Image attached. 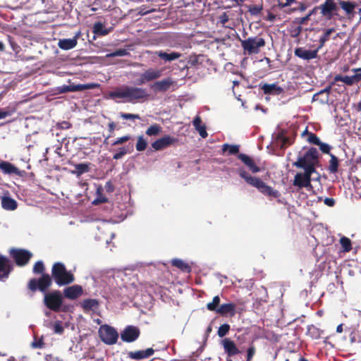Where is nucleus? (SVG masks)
<instances>
[{
    "instance_id": "f257e3e1",
    "label": "nucleus",
    "mask_w": 361,
    "mask_h": 361,
    "mask_svg": "<svg viewBox=\"0 0 361 361\" xmlns=\"http://www.w3.org/2000/svg\"><path fill=\"white\" fill-rule=\"evenodd\" d=\"M109 96L111 99H126L128 102L135 103L147 100L149 94L145 88L124 86L120 89L110 92Z\"/></svg>"
},
{
    "instance_id": "f03ea898",
    "label": "nucleus",
    "mask_w": 361,
    "mask_h": 361,
    "mask_svg": "<svg viewBox=\"0 0 361 361\" xmlns=\"http://www.w3.org/2000/svg\"><path fill=\"white\" fill-rule=\"evenodd\" d=\"M45 267L42 261L39 260L35 262L32 268V272L35 274H42L38 278L31 279L27 283V288L32 293L37 290L42 293L47 291L52 285V279L49 274L44 273Z\"/></svg>"
},
{
    "instance_id": "7ed1b4c3",
    "label": "nucleus",
    "mask_w": 361,
    "mask_h": 361,
    "mask_svg": "<svg viewBox=\"0 0 361 361\" xmlns=\"http://www.w3.org/2000/svg\"><path fill=\"white\" fill-rule=\"evenodd\" d=\"M237 172L239 176L244 179L247 184L256 188L262 194L274 197H279L280 196V193L278 190H274L259 178L252 176L245 169L238 168Z\"/></svg>"
},
{
    "instance_id": "20e7f679",
    "label": "nucleus",
    "mask_w": 361,
    "mask_h": 361,
    "mask_svg": "<svg viewBox=\"0 0 361 361\" xmlns=\"http://www.w3.org/2000/svg\"><path fill=\"white\" fill-rule=\"evenodd\" d=\"M51 277L59 286L71 284L75 281L74 275L71 271H67L62 262H55L53 264Z\"/></svg>"
},
{
    "instance_id": "39448f33",
    "label": "nucleus",
    "mask_w": 361,
    "mask_h": 361,
    "mask_svg": "<svg viewBox=\"0 0 361 361\" xmlns=\"http://www.w3.org/2000/svg\"><path fill=\"white\" fill-rule=\"evenodd\" d=\"M44 304L50 310L59 312L61 310L63 298L59 290H54L52 292H44Z\"/></svg>"
},
{
    "instance_id": "423d86ee",
    "label": "nucleus",
    "mask_w": 361,
    "mask_h": 361,
    "mask_svg": "<svg viewBox=\"0 0 361 361\" xmlns=\"http://www.w3.org/2000/svg\"><path fill=\"white\" fill-rule=\"evenodd\" d=\"M98 334L101 341L106 345L115 344L118 338L117 331L107 324L100 326Z\"/></svg>"
},
{
    "instance_id": "0eeeda50",
    "label": "nucleus",
    "mask_w": 361,
    "mask_h": 361,
    "mask_svg": "<svg viewBox=\"0 0 361 361\" xmlns=\"http://www.w3.org/2000/svg\"><path fill=\"white\" fill-rule=\"evenodd\" d=\"M241 46L243 50L249 54H258L260 48L265 46V40L259 37H248L245 40H241Z\"/></svg>"
},
{
    "instance_id": "6e6552de",
    "label": "nucleus",
    "mask_w": 361,
    "mask_h": 361,
    "mask_svg": "<svg viewBox=\"0 0 361 361\" xmlns=\"http://www.w3.org/2000/svg\"><path fill=\"white\" fill-rule=\"evenodd\" d=\"M243 311H245V304L243 302H228L221 304L217 314L222 317H233L236 314H240Z\"/></svg>"
},
{
    "instance_id": "1a4fd4ad",
    "label": "nucleus",
    "mask_w": 361,
    "mask_h": 361,
    "mask_svg": "<svg viewBox=\"0 0 361 361\" xmlns=\"http://www.w3.org/2000/svg\"><path fill=\"white\" fill-rule=\"evenodd\" d=\"M10 255L14 259L16 265L19 267L25 266L32 257V253L29 250L19 248L10 250Z\"/></svg>"
},
{
    "instance_id": "9d476101",
    "label": "nucleus",
    "mask_w": 361,
    "mask_h": 361,
    "mask_svg": "<svg viewBox=\"0 0 361 361\" xmlns=\"http://www.w3.org/2000/svg\"><path fill=\"white\" fill-rule=\"evenodd\" d=\"M221 344L224 353L226 355V361H231V358L242 353V350L238 348L234 341L230 338H225L221 340Z\"/></svg>"
},
{
    "instance_id": "9b49d317",
    "label": "nucleus",
    "mask_w": 361,
    "mask_h": 361,
    "mask_svg": "<svg viewBox=\"0 0 361 361\" xmlns=\"http://www.w3.org/2000/svg\"><path fill=\"white\" fill-rule=\"evenodd\" d=\"M319 153L316 148H310L302 156H299L298 160L293 164L295 167H302L305 165L317 163Z\"/></svg>"
},
{
    "instance_id": "f8f14e48",
    "label": "nucleus",
    "mask_w": 361,
    "mask_h": 361,
    "mask_svg": "<svg viewBox=\"0 0 361 361\" xmlns=\"http://www.w3.org/2000/svg\"><path fill=\"white\" fill-rule=\"evenodd\" d=\"M320 10V13L326 19L331 20L334 16L337 15L338 7L335 0H326L324 4L314 9Z\"/></svg>"
},
{
    "instance_id": "ddd939ff",
    "label": "nucleus",
    "mask_w": 361,
    "mask_h": 361,
    "mask_svg": "<svg viewBox=\"0 0 361 361\" xmlns=\"http://www.w3.org/2000/svg\"><path fill=\"white\" fill-rule=\"evenodd\" d=\"M178 141V138L167 135L152 142V147L156 151H161L174 145Z\"/></svg>"
},
{
    "instance_id": "4468645a",
    "label": "nucleus",
    "mask_w": 361,
    "mask_h": 361,
    "mask_svg": "<svg viewBox=\"0 0 361 361\" xmlns=\"http://www.w3.org/2000/svg\"><path fill=\"white\" fill-rule=\"evenodd\" d=\"M140 334L138 327L135 326H127L121 334V338L126 343H132L136 341Z\"/></svg>"
},
{
    "instance_id": "2eb2a0df",
    "label": "nucleus",
    "mask_w": 361,
    "mask_h": 361,
    "mask_svg": "<svg viewBox=\"0 0 361 361\" xmlns=\"http://www.w3.org/2000/svg\"><path fill=\"white\" fill-rule=\"evenodd\" d=\"M162 71L158 69L149 68L143 72L138 79V84L142 85L147 82L156 80L161 76Z\"/></svg>"
},
{
    "instance_id": "dca6fc26",
    "label": "nucleus",
    "mask_w": 361,
    "mask_h": 361,
    "mask_svg": "<svg viewBox=\"0 0 361 361\" xmlns=\"http://www.w3.org/2000/svg\"><path fill=\"white\" fill-rule=\"evenodd\" d=\"M13 270V266L8 258L0 255V281L7 279Z\"/></svg>"
},
{
    "instance_id": "f3484780",
    "label": "nucleus",
    "mask_w": 361,
    "mask_h": 361,
    "mask_svg": "<svg viewBox=\"0 0 361 361\" xmlns=\"http://www.w3.org/2000/svg\"><path fill=\"white\" fill-rule=\"evenodd\" d=\"M154 353V350L149 348L146 350L130 351L128 353V357L134 360H142L150 357Z\"/></svg>"
},
{
    "instance_id": "a211bd4d",
    "label": "nucleus",
    "mask_w": 361,
    "mask_h": 361,
    "mask_svg": "<svg viewBox=\"0 0 361 361\" xmlns=\"http://www.w3.org/2000/svg\"><path fill=\"white\" fill-rule=\"evenodd\" d=\"M319 49L314 50H307L302 47H298L295 49V55L304 60H311L317 58L318 51Z\"/></svg>"
},
{
    "instance_id": "6ab92c4d",
    "label": "nucleus",
    "mask_w": 361,
    "mask_h": 361,
    "mask_svg": "<svg viewBox=\"0 0 361 361\" xmlns=\"http://www.w3.org/2000/svg\"><path fill=\"white\" fill-rule=\"evenodd\" d=\"M334 81L331 83L334 85L336 82H343L348 86H352L361 80V74H355L351 76L336 75L334 77Z\"/></svg>"
},
{
    "instance_id": "aec40b11",
    "label": "nucleus",
    "mask_w": 361,
    "mask_h": 361,
    "mask_svg": "<svg viewBox=\"0 0 361 361\" xmlns=\"http://www.w3.org/2000/svg\"><path fill=\"white\" fill-rule=\"evenodd\" d=\"M238 158L243 162V164L249 169V170L253 173H256L260 172L262 171L261 168L257 166L255 161L248 155L243 153H240L238 155Z\"/></svg>"
},
{
    "instance_id": "412c9836",
    "label": "nucleus",
    "mask_w": 361,
    "mask_h": 361,
    "mask_svg": "<svg viewBox=\"0 0 361 361\" xmlns=\"http://www.w3.org/2000/svg\"><path fill=\"white\" fill-rule=\"evenodd\" d=\"M293 185L298 188H307L311 185V178L303 173H297L295 175Z\"/></svg>"
},
{
    "instance_id": "4be33fe9",
    "label": "nucleus",
    "mask_w": 361,
    "mask_h": 361,
    "mask_svg": "<svg viewBox=\"0 0 361 361\" xmlns=\"http://www.w3.org/2000/svg\"><path fill=\"white\" fill-rule=\"evenodd\" d=\"M82 293V288L79 285H74L66 288L63 290V295L66 298L75 300Z\"/></svg>"
},
{
    "instance_id": "5701e85b",
    "label": "nucleus",
    "mask_w": 361,
    "mask_h": 361,
    "mask_svg": "<svg viewBox=\"0 0 361 361\" xmlns=\"http://www.w3.org/2000/svg\"><path fill=\"white\" fill-rule=\"evenodd\" d=\"M172 84L173 81L168 78L155 82L151 85V89H152L156 92H164L167 91Z\"/></svg>"
},
{
    "instance_id": "b1692460",
    "label": "nucleus",
    "mask_w": 361,
    "mask_h": 361,
    "mask_svg": "<svg viewBox=\"0 0 361 361\" xmlns=\"http://www.w3.org/2000/svg\"><path fill=\"white\" fill-rule=\"evenodd\" d=\"M338 4L340 7L345 11V14L353 18L355 16V8L357 7V4L354 1H339Z\"/></svg>"
},
{
    "instance_id": "393cba45",
    "label": "nucleus",
    "mask_w": 361,
    "mask_h": 361,
    "mask_svg": "<svg viewBox=\"0 0 361 361\" xmlns=\"http://www.w3.org/2000/svg\"><path fill=\"white\" fill-rule=\"evenodd\" d=\"M261 88L265 94L279 95L283 92V89L275 83L264 84Z\"/></svg>"
},
{
    "instance_id": "a878e982",
    "label": "nucleus",
    "mask_w": 361,
    "mask_h": 361,
    "mask_svg": "<svg viewBox=\"0 0 361 361\" xmlns=\"http://www.w3.org/2000/svg\"><path fill=\"white\" fill-rule=\"evenodd\" d=\"M78 44V35L72 39H59L58 46L63 50H69L74 48Z\"/></svg>"
},
{
    "instance_id": "bb28decb",
    "label": "nucleus",
    "mask_w": 361,
    "mask_h": 361,
    "mask_svg": "<svg viewBox=\"0 0 361 361\" xmlns=\"http://www.w3.org/2000/svg\"><path fill=\"white\" fill-rule=\"evenodd\" d=\"M0 169L6 174H16L20 175L19 169L16 167L13 164L8 161L0 162Z\"/></svg>"
},
{
    "instance_id": "cd10ccee",
    "label": "nucleus",
    "mask_w": 361,
    "mask_h": 361,
    "mask_svg": "<svg viewBox=\"0 0 361 361\" xmlns=\"http://www.w3.org/2000/svg\"><path fill=\"white\" fill-rule=\"evenodd\" d=\"M1 206L8 211H13L18 207L17 202L9 196H3L1 197Z\"/></svg>"
},
{
    "instance_id": "c85d7f7f",
    "label": "nucleus",
    "mask_w": 361,
    "mask_h": 361,
    "mask_svg": "<svg viewBox=\"0 0 361 361\" xmlns=\"http://www.w3.org/2000/svg\"><path fill=\"white\" fill-rule=\"evenodd\" d=\"M192 124L197 131H198L200 135L205 138L207 137L208 134L206 130V126L202 124V119L199 116H197L193 121Z\"/></svg>"
},
{
    "instance_id": "c756f323",
    "label": "nucleus",
    "mask_w": 361,
    "mask_h": 361,
    "mask_svg": "<svg viewBox=\"0 0 361 361\" xmlns=\"http://www.w3.org/2000/svg\"><path fill=\"white\" fill-rule=\"evenodd\" d=\"M112 28H105L104 25L101 22H96L92 27V32L99 36H104L108 35Z\"/></svg>"
},
{
    "instance_id": "7c9ffc66",
    "label": "nucleus",
    "mask_w": 361,
    "mask_h": 361,
    "mask_svg": "<svg viewBox=\"0 0 361 361\" xmlns=\"http://www.w3.org/2000/svg\"><path fill=\"white\" fill-rule=\"evenodd\" d=\"M133 150V145L129 144L128 145H125L122 147L118 148L116 153L113 155V159L118 160L121 159L126 154L130 153Z\"/></svg>"
},
{
    "instance_id": "2f4dec72",
    "label": "nucleus",
    "mask_w": 361,
    "mask_h": 361,
    "mask_svg": "<svg viewBox=\"0 0 361 361\" xmlns=\"http://www.w3.org/2000/svg\"><path fill=\"white\" fill-rule=\"evenodd\" d=\"M323 331L313 324L308 325L307 327V335L312 339H319Z\"/></svg>"
},
{
    "instance_id": "473e14b6",
    "label": "nucleus",
    "mask_w": 361,
    "mask_h": 361,
    "mask_svg": "<svg viewBox=\"0 0 361 361\" xmlns=\"http://www.w3.org/2000/svg\"><path fill=\"white\" fill-rule=\"evenodd\" d=\"M157 55L161 59L166 61H171L179 59L181 56V54L178 52L172 51L169 54L163 51L157 52Z\"/></svg>"
},
{
    "instance_id": "72a5a7b5",
    "label": "nucleus",
    "mask_w": 361,
    "mask_h": 361,
    "mask_svg": "<svg viewBox=\"0 0 361 361\" xmlns=\"http://www.w3.org/2000/svg\"><path fill=\"white\" fill-rule=\"evenodd\" d=\"M330 160L329 161L328 171L329 173L335 174L338 171L339 159L334 154H330Z\"/></svg>"
},
{
    "instance_id": "f704fd0d",
    "label": "nucleus",
    "mask_w": 361,
    "mask_h": 361,
    "mask_svg": "<svg viewBox=\"0 0 361 361\" xmlns=\"http://www.w3.org/2000/svg\"><path fill=\"white\" fill-rule=\"evenodd\" d=\"M99 306V303L96 299H85L82 302V307L85 311L95 310Z\"/></svg>"
},
{
    "instance_id": "c9c22d12",
    "label": "nucleus",
    "mask_w": 361,
    "mask_h": 361,
    "mask_svg": "<svg viewBox=\"0 0 361 361\" xmlns=\"http://www.w3.org/2000/svg\"><path fill=\"white\" fill-rule=\"evenodd\" d=\"M90 165L91 164L89 162L76 164L74 165L75 170L73 171L72 173L77 175V176H80L82 174L87 173L90 171Z\"/></svg>"
},
{
    "instance_id": "e433bc0d",
    "label": "nucleus",
    "mask_w": 361,
    "mask_h": 361,
    "mask_svg": "<svg viewBox=\"0 0 361 361\" xmlns=\"http://www.w3.org/2000/svg\"><path fill=\"white\" fill-rule=\"evenodd\" d=\"M171 264L186 273H189L191 271V267L187 263L180 259H173L171 261Z\"/></svg>"
},
{
    "instance_id": "4c0bfd02",
    "label": "nucleus",
    "mask_w": 361,
    "mask_h": 361,
    "mask_svg": "<svg viewBox=\"0 0 361 361\" xmlns=\"http://www.w3.org/2000/svg\"><path fill=\"white\" fill-rule=\"evenodd\" d=\"M220 302V297L219 295L214 296L212 299V301L207 304V309L209 311L215 312L217 314L218 310L221 306Z\"/></svg>"
},
{
    "instance_id": "58836bf2",
    "label": "nucleus",
    "mask_w": 361,
    "mask_h": 361,
    "mask_svg": "<svg viewBox=\"0 0 361 361\" xmlns=\"http://www.w3.org/2000/svg\"><path fill=\"white\" fill-rule=\"evenodd\" d=\"M239 145H230L228 143L224 144L222 145V151L223 152H228V155H235L239 154Z\"/></svg>"
},
{
    "instance_id": "ea45409f",
    "label": "nucleus",
    "mask_w": 361,
    "mask_h": 361,
    "mask_svg": "<svg viewBox=\"0 0 361 361\" xmlns=\"http://www.w3.org/2000/svg\"><path fill=\"white\" fill-rule=\"evenodd\" d=\"M335 31H336V30L334 27L326 29L324 31V33L323 34V35L319 37V45L318 47V49H320L322 47H324L326 42H327L329 39L331 34L334 32Z\"/></svg>"
},
{
    "instance_id": "a19ab883",
    "label": "nucleus",
    "mask_w": 361,
    "mask_h": 361,
    "mask_svg": "<svg viewBox=\"0 0 361 361\" xmlns=\"http://www.w3.org/2000/svg\"><path fill=\"white\" fill-rule=\"evenodd\" d=\"M340 244L341 245L343 252H348L352 250L351 240L345 236H343L340 238Z\"/></svg>"
},
{
    "instance_id": "79ce46f5",
    "label": "nucleus",
    "mask_w": 361,
    "mask_h": 361,
    "mask_svg": "<svg viewBox=\"0 0 361 361\" xmlns=\"http://www.w3.org/2000/svg\"><path fill=\"white\" fill-rule=\"evenodd\" d=\"M161 132V127L158 124L150 126L146 130V134L149 136L158 135Z\"/></svg>"
},
{
    "instance_id": "37998d69",
    "label": "nucleus",
    "mask_w": 361,
    "mask_h": 361,
    "mask_svg": "<svg viewBox=\"0 0 361 361\" xmlns=\"http://www.w3.org/2000/svg\"><path fill=\"white\" fill-rule=\"evenodd\" d=\"M248 11L252 16H258L261 13L263 10L262 4H252L247 6Z\"/></svg>"
},
{
    "instance_id": "c03bdc74",
    "label": "nucleus",
    "mask_w": 361,
    "mask_h": 361,
    "mask_svg": "<svg viewBox=\"0 0 361 361\" xmlns=\"http://www.w3.org/2000/svg\"><path fill=\"white\" fill-rule=\"evenodd\" d=\"M315 164H310L305 165L302 167H298L299 169H304V174L306 175L307 177L311 178L312 174L315 171Z\"/></svg>"
},
{
    "instance_id": "a18cd8bd",
    "label": "nucleus",
    "mask_w": 361,
    "mask_h": 361,
    "mask_svg": "<svg viewBox=\"0 0 361 361\" xmlns=\"http://www.w3.org/2000/svg\"><path fill=\"white\" fill-rule=\"evenodd\" d=\"M313 13V11H311L310 13H308L307 15H306L305 17H302V18H296L293 23L294 25H301L302 26L303 25H306L307 23L310 20V16Z\"/></svg>"
},
{
    "instance_id": "49530a36",
    "label": "nucleus",
    "mask_w": 361,
    "mask_h": 361,
    "mask_svg": "<svg viewBox=\"0 0 361 361\" xmlns=\"http://www.w3.org/2000/svg\"><path fill=\"white\" fill-rule=\"evenodd\" d=\"M130 53L125 49H119L116 50L115 51L111 52L106 54V57L112 58L116 56H124L129 55Z\"/></svg>"
},
{
    "instance_id": "de8ad7c7",
    "label": "nucleus",
    "mask_w": 361,
    "mask_h": 361,
    "mask_svg": "<svg viewBox=\"0 0 361 361\" xmlns=\"http://www.w3.org/2000/svg\"><path fill=\"white\" fill-rule=\"evenodd\" d=\"M231 326L228 324L221 325L217 331V334L220 338L224 337L230 331Z\"/></svg>"
},
{
    "instance_id": "09e8293b",
    "label": "nucleus",
    "mask_w": 361,
    "mask_h": 361,
    "mask_svg": "<svg viewBox=\"0 0 361 361\" xmlns=\"http://www.w3.org/2000/svg\"><path fill=\"white\" fill-rule=\"evenodd\" d=\"M147 146V141L143 138L142 136H139L137 137V142L136 143V149L138 152L144 151Z\"/></svg>"
},
{
    "instance_id": "8fccbe9b",
    "label": "nucleus",
    "mask_w": 361,
    "mask_h": 361,
    "mask_svg": "<svg viewBox=\"0 0 361 361\" xmlns=\"http://www.w3.org/2000/svg\"><path fill=\"white\" fill-rule=\"evenodd\" d=\"M53 331L56 334L61 335L64 332V327L63 326L62 322L56 321L53 324Z\"/></svg>"
},
{
    "instance_id": "3c124183",
    "label": "nucleus",
    "mask_w": 361,
    "mask_h": 361,
    "mask_svg": "<svg viewBox=\"0 0 361 361\" xmlns=\"http://www.w3.org/2000/svg\"><path fill=\"white\" fill-rule=\"evenodd\" d=\"M31 346L35 349H42L44 348L45 343L44 342V338L42 336L40 338L37 339L35 338V340L32 342Z\"/></svg>"
},
{
    "instance_id": "603ef678",
    "label": "nucleus",
    "mask_w": 361,
    "mask_h": 361,
    "mask_svg": "<svg viewBox=\"0 0 361 361\" xmlns=\"http://www.w3.org/2000/svg\"><path fill=\"white\" fill-rule=\"evenodd\" d=\"M246 361H251L256 353L255 346L252 344L247 349Z\"/></svg>"
},
{
    "instance_id": "864d4df0",
    "label": "nucleus",
    "mask_w": 361,
    "mask_h": 361,
    "mask_svg": "<svg viewBox=\"0 0 361 361\" xmlns=\"http://www.w3.org/2000/svg\"><path fill=\"white\" fill-rule=\"evenodd\" d=\"M307 141L311 144L317 145H319L321 140L315 133H308Z\"/></svg>"
},
{
    "instance_id": "5fc2aeb1",
    "label": "nucleus",
    "mask_w": 361,
    "mask_h": 361,
    "mask_svg": "<svg viewBox=\"0 0 361 361\" xmlns=\"http://www.w3.org/2000/svg\"><path fill=\"white\" fill-rule=\"evenodd\" d=\"M317 146L319 147V149L324 153V154H327L329 155L330 154H332L331 153V147L326 144V143H324V142H322V141H320L319 142V145H317Z\"/></svg>"
},
{
    "instance_id": "6e6d98bb",
    "label": "nucleus",
    "mask_w": 361,
    "mask_h": 361,
    "mask_svg": "<svg viewBox=\"0 0 361 361\" xmlns=\"http://www.w3.org/2000/svg\"><path fill=\"white\" fill-rule=\"evenodd\" d=\"M130 139V136L129 135H124L121 137H118L116 140H114L111 145L116 146L119 145H122L126 142H128Z\"/></svg>"
},
{
    "instance_id": "4d7b16f0",
    "label": "nucleus",
    "mask_w": 361,
    "mask_h": 361,
    "mask_svg": "<svg viewBox=\"0 0 361 361\" xmlns=\"http://www.w3.org/2000/svg\"><path fill=\"white\" fill-rule=\"evenodd\" d=\"M121 117L123 119H140V117L138 114H128V113H121L120 114Z\"/></svg>"
},
{
    "instance_id": "13d9d810",
    "label": "nucleus",
    "mask_w": 361,
    "mask_h": 361,
    "mask_svg": "<svg viewBox=\"0 0 361 361\" xmlns=\"http://www.w3.org/2000/svg\"><path fill=\"white\" fill-rule=\"evenodd\" d=\"M107 198L105 197L104 196H103L102 194H99L98 195V197L94 200V201L92 202V204H101V203H104V202H107Z\"/></svg>"
},
{
    "instance_id": "bf43d9fd",
    "label": "nucleus",
    "mask_w": 361,
    "mask_h": 361,
    "mask_svg": "<svg viewBox=\"0 0 361 361\" xmlns=\"http://www.w3.org/2000/svg\"><path fill=\"white\" fill-rule=\"evenodd\" d=\"M108 128H109V131L110 133V135H109L104 140V143L106 142L107 140L111 136V134L114 133V130H115V128H116V124L114 122H110L109 124H108Z\"/></svg>"
},
{
    "instance_id": "052dcab7",
    "label": "nucleus",
    "mask_w": 361,
    "mask_h": 361,
    "mask_svg": "<svg viewBox=\"0 0 361 361\" xmlns=\"http://www.w3.org/2000/svg\"><path fill=\"white\" fill-rule=\"evenodd\" d=\"M303 27L301 25H297L293 30V36L298 37L303 31Z\"/></svg>"
},
{
    "instance_id": "680f3d73",
    "label": "nucleus",
    "mask_w": 361,
    "mask_h": 361,
    "mask_svg": "<svg viewBox=\"0 0 361 361\" xmlns=\"http://www.w3.org/2000/svg\"><path fill=\"white\" fill-rule=\"evenodd\" d=\"M72 92H78L85 90L84 84L73 85L71 89Z\"/></svg>"
},
{
    "instance_id": "e2e57ef3",
    "label": "nucleus",
    "mask_w": 361,
    "mask_h": 361,
    "mask_svg": "<svg viewBox=\"0 0 361 361\" xmlns=\"http://www.w3.org/2000/svg\"><path fill=\"white\" fill-rule=\"evenodd\" d=\"M330 91V87H326L325 88L324 90L320 91L319 92L315 94L313 97V99L314 100H317L318 99V97L320 95V94H322L324 93L326 94V97H328V94H329V92Z\"/></svg>"
},
{
    "instance_id": "0e129e2a",
    "label": "nucleus",
    "mask_w": 361,
    "mask_h": 361,
    "mask_svg": "<svg viewBox=\"0 0 361 361\" xmlns=\"http://www.w3.org/2000/svg\"><path fill=\"white\" fill-rule=\"evenodd\" d=\"M293 144V141L291 139L288 137L285 136L283 141L281 144V147L283 148L286 147L287 145H290Z\"/></svg>"
},
{
    "instance_id": "69168bd1",
    "label": "nucleus",
    "mask_w": 361,
    "mask_h": 361,
    "mask_svg": "<svg viewBox=\"0 0 361 361\" xmlns=\"http://www.w3.org/2000/svg\"><path fill=\"white\" fill-rule=\"evenodd\" d=\"M13 111H4L0 109V119L11 116L13 114Z\"/></svg>"
},
{
    "instance_id": "338daca9",
    "label": "nucleus",
    "mask_w": 361,
    "mask_h": 361,
    "mask_svg": "<svg viewBox=\"0 0 361 361\" xmlns=\"http://www.w3.org/2000/svg\"><path fill=\"white\" fill-rule=\"evenodd\" d=\"M324 202L326 205L329 207H334L335 205V200L331 197H326L324 199Z\"/></svg>"
},
{
    "instance_id": "774afa93",
    "label": "nucleus",
    "mask_w": 361,
    "mask_h": 361,
    "mask_svg": "<svg viewBox=\"0 0 361 361\" xmlns=\"http://www.w3.org/2000/svg\"><path fill=\"white\" fill-rule=\"evenodd\" d=\"M106 191L108 192H112L114 190V187L111 181H108L105 184Z\"/></svg>"
}]
</instances>
